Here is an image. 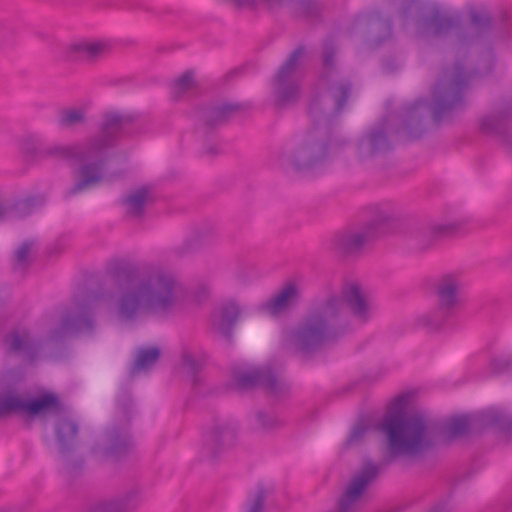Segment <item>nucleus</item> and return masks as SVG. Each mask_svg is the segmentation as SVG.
Instances as JSON below:
<instances>
[{"label":"nucleus","instance_id":"58836bf2","mask_svg":"<svg viewBox=\"0 0 512 512\" xmlns=\"http://www.w3.org/2000/svg\"><path fill=\"white\" fill-rule=\"evenodd\" d=\"M511 368L512 358L509 356L496 357L490 362V370L493 374H502Z\"/></svg>","mask_w":512,"mask_h":512},{"label":"nucleus","instance_id":"f8f14e48","mask_svg":"<svg viewBox=\"0 0 512 512\" xmlns=\"http://www.w3.org/2000/svg\"><path fill=\"white\" fill-rule=\"evenodd\" d=\"M233 379L241 390L262 387L268 393L278 396L289 388L287 381L277 375L270 367H255L234 372Z\"/></svg>","mask_w":512,"mask_h":512},{"label":"nucleus","instance_id":"a19ab883","mask_svg":"<svg viewBox=\"0 0 512 512\" xmlns=\"http://www.w3.org/2000/svg\"><path fill=\"white\" fill-rule=\"evenodd\" d=\"M454 506L450 500H444L435 505L430 512H453Z\"/></svg>","mask_w":512,"mask_h":512},{"label":"nucleus","instance_id":"c9c22d12","mask_svg":"<svg viewBox=\"0 0 512 512\" xmlns=\"http://www.w3.org/2000/svg\"><path fill=\"white\" fill-rule=\"evenodd\" d=\"M373 219L366 223L365 225H371L370 226V234L377 229L378 226L389 222L393 218V212L390 208L384 207L382 205H375L373 207Z\"/></svg>","mask_w":512,"mask_h":512},{"label":"nucleus","instance_id":"ea45409f","mask_svg":"<svg viewBox=\"0 0 512 512\" xmlns=\"http://www.w3.org/2000/svg\"><path fill=\"white\" fill-rule=\"evenodd\" d=\"M20 150L31 158L42 159V156L40 155L41 149H37L35 140L32 137H25L21 140Z\"/></svg>","mask_w":512,"mask_h":512},{"label":"nucleus","instance_id":"a18cd8bd","mask_svg":"<svg viewBox=\"0 0 512 512\" xmlns=\"http://www.w3.org/2000/svg\"><path fill=\"white\" fill-rule=\"evenodd\" d=\"M119 404L121 405L122 409H123L124 411H126V410H127V408L132 404V402H131L130 397H129V396H127V397H125V398H124L123 402H120V401H119Z\"/></svg>","mask_w":512,"mask_h":512},{"label":"nucleus","instance_id":"e433bc0d","mask_svg":"<svg viewBox=\"0 0 512 512\" xmlns=\"http://www.w3.org/2000/svg\"><path fill=\"white\" fill-rule=\"evenodd\" d=\"M33 246L32 241H24L19 248L15 251V269H25L30 263V252Z\"/></svg>","mask_w":512,"mask_h":512},{"label":"nucleus","instance_id":"2f4dec72","mask_svg":"<svg viewBox=\"0 0 512 512\" xmlns=\"http://www.w3.org/2000/svg\"><path fill=\"white\" fill-rule=\"evenodd\" d=\"M267 496V489L262 485L257 486L248 494L243 505V512H265Z\"/></svg>","mask_w":512,"mask_h":512},{"label":"nucleus","instance_id":"c85d7f7f","mask_svg":"<svg viewBox=\"0 0 512 512\" xmlns=\"http://www.w3.org/2000/svg\"><path fill=\"white\" fill-rule=\"evenodd\" d=\"M108 438L110 445L107 448V454L115 457L124 454L133 446V441L126 431L111 429L108 432Z\"/></svg>","mask_w":512,"mask_h":512},{"label":"nucleus","instance_id":"4c0bfd02","mask_svg":"<svg viewBox=\"0 0 512 512\" xmlns=\"http://www.w3.org/2000/svg\"><path fill=\"white\" fill-rule=\"evenodd\" d=\"M370 428H371V426L367 422H365V421L358 422L352 429L350 436L347 440V444L355 445V444L360 443L364 439L365 435L370 430Z\"/></svg>","mask_w":512,"mask_h":512},{"label":"nucleus","instance_id":"2eb2a0df","mask_svg":"<svg viewBox=\"0 0 512 512\" xmlns=\"http://www.w3.org/2000/svg\"><path fill=\"white\" fill-rule=\"evenodd\" d=\"M301 301V290L294 282L286 283L271 298L258 306V311L271 317L284 315L298 306Z\"/></svg>","mask_w":512,"mask_h":512},{"label":"nucleus","instance_id":"4468645a","mask_svg":"<svg viewBox=\"0 0 512 512\" xmlns=\"http://www.w3.org/2000/svg\"><path fill=\"white\" fill-rule=\"evenodd\" d=\"M111 45L103 39H79L65 48V58L71 62L93 64L107 55Z\"/></svg>","mask_w":512,"mask_h":512},{"label":"nucleus","instance_id":"c756f323","mask_svg":"<svg viewBox=\"0 0 512 512\" xmlns=\"http://www.w3.org/2000/svg\"><path fill=\"white\" fill-rule=\"evenodd\" d=\"M86 122V110L83 107L63 108L58 113V125L68 129Z\"/></svg>","mask_w":512,"mask_h":512},{"label":"nucleus","instance_id":"f3484780","mask_svg":"<svg viewBox=\"0 0 512 512\" xmlns=\"http://www.w3.org/2000/svg\"><path fill=\"white\" fill-rule=\"evenodd\" d=\"M510 119H512V98H507L499 104L494 113L480 118V131L486 135L506 139L507 122Z\"/></svg>","mask_w":512,"mask_h":512},{"label":"nucleus","instance_id":"a211bd4d","mask_svg":"<svg viewBox=\"0 0 512 512\" xmlns=\"http://www.w3.org/2000/svg\"><path fill=\"white\" fill-rule=\"evenodd\" d=\"M459 225L455 222L447 224H416L410 230V237L421 250L430 248L438 239L455 233Z\"/></svg>","mask_w":512,"mask_h":512},{"label":"nucleus","instance_id":"1a4fd4ad","mask_svg":"<svg viewBox=\"0 0 512 512\" xmlns=\"http://www.w3.org/2000/svg\"><path fill=\"white\" fill-rule=\"evenodd\" d=\"M462 282L457 274H446L436 285L438 304L433 309L418 315L415 325L427 331H437L455 313L460 304L459 292Z\"/></svg>","mask_w":512,"mask_h":512},{"label":"nucleus","instance_id":"f704fd0d","mask_svg":"<svg viewBox=\"0 0 512 512\" xmlns=\"http://www.w3.org/2000/svg\"><path fill=\"white\" fill-rule=\"evenodd\" d=\"M194 85V76L190 71L185 72L179 78L175 79L170 86V92L174 99H178L186 91L192 89Z\"/></svg>","mask_w":512,"mask_h":512},{"label":"nucleus","instance_id":"6e6552de","mask_svg":"<svg viewBox=\"0 0 512 512\" xmlns=\"http://www.w3.org/2000/svg\"><path fill=\"white\" fill-rule=\"evenodd\" d=\"M63 406L59 396L45 391L37 397H28L15 387L0 391V419L13 414L36 417L46 414H58Z\"/></svg>","mask_w":512,"mask_h":512},{"label":"nucleus","instance_id":"ddd939ff","mask_svg":"<svg viewBox=\"0 0 512 512\" xmlns=\"http://www.w3.org/2000/svg\"><path fill=\"white\" fill-rule=\"evenodd\" d=\"M238 427L232 421L216 422L204 438L202 456L214 461L237 442Z\"/></svg>","mask_w":512,"mask_h":512},{"label":"nucleus","instance_id":"7c9ffc66","mask_svg":"<svg viewBox=\"0 0 512 512\" xmlns=\"http://www.w3.org/2000/svg\"><path fill=\"white\" fill-rule=\"evenodd\" d=\"M250 425L256 431L270 432L280 427L281 422L274 414L258 410L250 418Z\"/></svg>","mask_w":512,"mask_h":512},{"label":"nucleus","instance_id":"f257e3e1","mask_svg":"<svg viewBox=\"0 0 512 512\" xmlns=\"http://www.w3.org/2000/svg\"><path fill=\"white\" fill-rule=\"evenodd\" d=\"M399 16L406 24L414 20L415 32L421 38L446 37L456 33L455 60L446 65L432 90V100L417 99L404 108V131L410 139H417L425 132L424 123L428 114L434 125L451 119L454 112L465 105L464 93L475 75H486L494 66V54L491 47L475 64L464 65L468 47L478 45L491 33L493 19L484 6L468 8L469 26L462 27V18L458 12L442 9L439 5L422 0H403Z\"/></svg>","mask_w":512,"mask_h":512},{"label":"nucleus","instance_id":"c03bdc74","mask_svg":"<svg viewBox=\"0 0 512 512\" xmlns=\"http://www.w3.org/2000/svg\"><path fill=\"white\" fill-rule=\"evenodd\" d=\"M204 153L208 156H214L219 153V147L217 144H210L204 148Z\"/></svg>","mask_w":512,"mask_h":512},{"label":"nucleus","instance_id":"9d476101","mask_svg":"<svg viewBox=\"0 0 512 512\" xmlns=\"http://www.w3.org/2000/svg\"><path fill=\"white\" fill-rule=\"evenodd\" d=\"M347 32L369 47L377 48L393 37L391 16L378 7L367 8L356 14Z\"/></svg>","mask_w":512,"mask_h":512},{"label":"nucleus","instance_id":"393cba45","mask_svg":"<svg viewBox=\"0 0 512 512\" xmlns=\"http://www.w3.org/2000/svg\"><path fill=\"white\" fill-rule=\"evenodd\" d=\"M154 201L151 189L144 186L128 193L123 199L122 204L126 208L128 215L140 217L143 215L146 205Z\"/></svg>","mask_w":512,"mask_h":512},{"label":"nucleus","instance_id":"37998d69","mask_svg":"<svg viewBox=\"0 0 512 512\" xmlns=\"http://www.w3.org/2000/svg\"><path fill=\"white\" fill-rule=\"evenodd\" d=\"M8 218V205L7 203L0 197V221L7 220Z\"/></svg>","mask_w":512,"mask_h":512},{"label":"nucleus","instance_id":"cd10ccee","mask_svg":"<svg viewBox=\"0 0 512 512\" xmlns=\"http://www.w3.org/2000/svg\"><path fill=\"white\" fill-rule=\"evenodd\" d=\"M216 234V227L211 222H203L194 227L192 235L180 248V255H184L191 249L210 242Z\"/></svg>","mask_w":512,"mask_h":512},{"label":"nucleus","instance_id":"7ed1b4c3","mask_svg":"<svg viewBox=\"0 0 512 512\" xmlns=\"http://www.w3.org/2000/svg\"><path fill=\"white\" fill-rule=\"evenodd\" d=\"M344 305L359 324L367 323L375 311L368 292L358 283H348L343 286L341 295L329 294L311 302L307 313L289 332L291 349L309 359L327 342L343 335L349 328Z\"/></svg>","mask_w":512,"mask_h":512},{"label":"nucleus","instance_id":"49530a36","mask_svg":"<svg viewBox=\"0 0 512 512\" xmlns=\"http://www.w3.org/2000/svg\"><path fill=\"white\" fill-rule=\"evenodd\" d=\"M236 73H237V71H232V72L230 73V75H233V74H236Z\"/></svg>","mask_w":512,"mask_h":512},{"label":"nucleus","instance_id":"bb28decb","mask_svg":"<svg viewBox=\"0 0 512 512\" xmlns=\"http://www.w3.org/2000/svg\"><path fill=\"white\" fill-rule=\"evenodd\" d=\"M45 199L41 195H31L22 199L16 200L8 205V218L9 219H22L31 215L37 207L44 204Z\"/></svg>","mask_w":512,"mask_h":512},{"label":"nucleus","instance_id":"4be33fe9","mask_svg":"<svg viewBox=\"0 0 512 512\" xmlns=\"http://www.w3.org/2000/svg\"><path fill=\"white\" fill-rule=\"evenodd\" d=\"M240 312L241 310L237 303L233 301L223 303L220 309L212 316V329L223 337L230 339Z\"/></svg>","mask_w":512,"mask_h":512},{"label":"nucleus","instance_id":"473e14b6","mask_svg":"<svg viewBox=\"0 0 512 512\" xmlns=\"http://www.w3.org/2000/svg\"><path fill=\"white\" fill-rule=\"evenodd\" d=\"M323 6L315 0H301L297 3L295 13L310 22H318L322 16Z\"/></svg>","mask_w":512,"mask_h":512},{"label":"nucleus","instance_id":"79ce46f5","mask_svg":"<svg viewBox=\"0 0 512 512\" xmlns=\"http://www.w3.org/2000/svg\"><path fill=\"white\" fill-rule=\"evenodd\" d=\"M111 4L126 9H134L138 7V4L135 0H112Z\"/></svg>","mask_w":512,"mask_h":512},{"label":"nucleus","instance_id":"72a5a7b5","mask_svg":"<svg viewBox=\"0 0 512 512\" xmlns=\"http://www.w3.org/2000/svg\"><path fill=\"white\" fill-rule=\"evenodd\" d=\"M181 364L182 368L187 371L196 383V375L201 371L203 367V361L197 356L191 349L185 347L181 353Z\"/></svg>","mask_w":512,"mask_h":512},{"label":"nucleus","instance_id":"a878e982","mask_svg":"<svg viewBox=\"0 0 512 512\" xmlns=\"http://www.w3.org/2000/svg\"><path fill=\"white\" fill-rule=\"evenodd\" d=\"M161 350L157 346L140 347L130 368V375L135 376L149 371L160 359Z\"/></svg>","mask_w":512,"mask_h":512},{"label":"nucleus","instance_id":"39448f33","mask_svg":"<svg viewBox=\"0 0 512 512\" xmlns=\"http://www.w3.org/2000/svg\"><path fill=\"white\" fill-rule=\"evenodd\" d=\"M324 112L325 107H322L318 119L309 114L312 127L274 153L272 163L276 168L287 174H305L320 169L329 161L336 149L331 128L338 115L325 117Z\"/></svg>","mask_w":512,"mask_h":512},{"label":"nucleus","instance_id":"b1692460","mask_svg":"<svg viewBox=\"0 0 512 512\" xmlns=\"http://www.w3.org/2000/svg\"><path fill=\"white\" fill-rule=\"evenodd\" d=\"M5 345L8 352L22 355L33 360L39 350V345L33 341L26 331H12L5 337Z\"/></svg>","mask_w":512,"mask_h":512},{"label":"nucleus","instance_id":"aec40b11","mask_svg":"<svg viewBox=\"0 0 512 512\" xmlns=\"http://www.w3.org/2000/svg\"><path fill=\"white\" fill-rule=\"evenodd\" d=\"M243 110L237 103H222L205 107L197 112L198 120L206 128H215L225 124Z\"/></svg>","mask_w":512,"mask_h":512},{"label":"nucleus","instance_id":"412c9836","mask_svg":"<svg viewBox=\"0 0 512 512\" xmlns=\"http://www.w3.org/2000/svg\"><path fill=\"white\" fill-rule=\"evenodd\" d=\"M79 432L78 423L66 415H58L54 421V435L62 456L66 457L74 448Z\"/></svg>","mask_w":512,"mask_h":512},{"label":"nucleus","instance_id":"20e7f679","mask_svg":"<svg viewBox=\"0 0 512 512\" xmlns=\"http://www.w3.org/2000/svg\"><path fill=\"white\" fill-rule=\"evenodd\" d=\"M136 120L137 116L132 113L107 112L103 115L96 134L78 143L53 144L41 148L42 159L74 161L80 164L79 180L67 191L66 197L88 190L103 181L109 151Z\"/></svg>","mask_w":512,"mask_h":512},{"label":"nucleus","instance_id":"9b49d317","mask_svg":"<svg viewBox=\"0 0 512 512\" xmlns=\"http://www.w3.org/2000/svg\"><path fill=\"white\" fill-rule=\"evenodd\" d=\"M488 427L508 434L512 431V419L499 409H488L474 416H456L445 425L444 434L448 439H455L467 435L471 429Z\"/></svg>","mask_w":512,"mask_h":512},{"label":"nucleus","instance_id":"6ab92c4d","mask_svg":"<svg viewBox=\"0 0 512 512\" xmlns=\"http://www.w3.org/2000/svg\"><path fill=\"white\" fill-rule=\"evenodd\" d=\"M390 149L391 144L383 125L371 128L358 143V155L362 160L383 155Z\"/></svg>","mask_w":512,"mask_h":512},{"label":"nucleus","instance_id":"0eeeda50","mask_svg":"<svg viewBox=\"0 0 512 512\" xmlns=\"http://www.w3.org/2000/svg\"><path fill=\"white\" fill-rule=\"evenodd\" d=\"M307 49L298 45L277 69L271 81L275 105L285 108L296 104L301 97V66Z\"/></svg>","mask_w":512,"mask_h":512},{"label":"nucleus","instance_id":"dca6fc26","mask_svg":"<svg viewBox=\"0 0 512 512\" xmlns=\"http://www.w3.org/2000/svg\"><path fill=\"white\" fill-rule=\"evenodd\" d=\"M371 225L340 231L334 236V249L344 256L359 255L368 241Z\"/></svg>","mask_w":512,"mask_h":512},{"label":"nucleus","instance_id":"423d86ee","mask_svg":"<svg viewBox=\"0 0 512 512\" xmlns=\"http://www.w3.org/2000/svg\"><path fill=\"white\" fill-rule=\"evenodd\" d=\"M338 45L332 37L322 44L321 73L317 82L318 93L311 99L309 114L318 119L325 107V117L339 115L353 94L352 82L342 77L338 68Z\"/></svg>","mask_w":512,"mask_h":512},{"label":"nucleus","instance_id":"f03ea898","mask_svg":"<svg viewBox=\"0 0 512 512\" xmlns=\"http://www.w3.org/2000/svg\"><path fill=\"white\" fill-rule=\"evenodd\" d=\"M109 295L88 293L76 298L50 332L52 340L91 334L95 328L94 304L100 298L114 302L119 319L133 321L141 314L167 316L179 305L181 286L176 277L159 265L119 263L108 272Z\"/></svg>","mask_w":512,"mask_h":512},{"label":"nucleus","instance_id":"5701e85b","mask_svg":"<svg viewBox=\"0 0 512 512\" xmlns=\"http://www.w3.org/2000/svg\"><path fill=\"white\" fill-rule=\"evenodd\" d=\"M140 501L141 491L138 487H133L115 499L97 503L92 512H129L134 510Z\"/></svg>","mask_w":512,"mask_h":512}]
</instances>
